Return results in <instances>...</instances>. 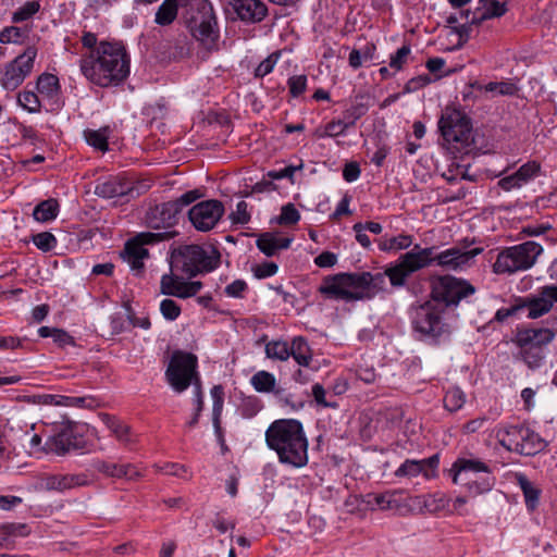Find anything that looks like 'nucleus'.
Wrapping results in <instances>:
<instances>
[{
  "label": "nucleus",
  "mask_w": 557,
  "mask_h": 557,
  "mask_svg": "<svg viewBox=\"0 0 557 557\" xmlns=\"http://www.w3.org/2000/svg\"><path fill=\"white\" fill-rule=\"evenodd\" d=\"M280 57L281 51H275L271 53L268 58H265L263 61H261L255 70V76L264 77L265 75L270 74L273 71L275 64L277 63Z\"/></svg>",
  "instance_id": "864d4df0"
},
{
  "label": "nucleus",
  "mask_w": 557,
  "mask_h": 557,
  "mask_svg": "<svg viewBox=\"0 0 557 557\" xmlns=\"http://www.w3.org/2000/svg\"><path fill=\"white\" fill-rule=\"evenodd\" d=\"M197 368L198 359L194 354L177 350L173 352L165 371L166 380L176 393L186 391L190 385L194 386V400L197 403V413L187 423L189 428L198 423L199 416L203 409V394Z\"/></svg>",
  "instance_id": "20e7f679"
},
{
  "label": "nucleus",
  "mask_w": 557,
  "mask_h": 557,
  "mask_svg": "<svg viewBox=\"0 0 557 557\" xmlns=\"http://www.w3.org/2000/svg\"><path fill=\"white\" fill-rule=\"evenodd\" d=\"M496 438L506 450L524 456H534L545 448L540 435L522 424L499 426Z\"/></svg>",
  "instance_id": "6e6552de"
},
{
  "label": "nucleus",
  "mask_w": 557,
  "mask_h": 557,
  "mask_svg": "<svg viewBox=\"0 0 557 557\" xmlns=\"http://www.w3.org/2000/svg\"><path fill=\"white\" fill-rule=\"evenodd\" d=\"M438 463L437 455L421 460L406 459L395 471V476L412 479L423 474L424 478L431 479L435 476Z\"/></svg>",
  "instance_id": "aec40b11"
},
{
  "label": "nucleus",
  "mask_w": 557,
  "mask_h": 557,
  "mask_svg": "<svg viewBox=\"0 0 557 557\" xmlns=\"http://www.w3.org/2000/svg\"><path fill=\"white\" fill-rule=\"evenodd\" d=\"M59 212V203L57 199L50 198L38 203L34 211L33 216L36 221L48 222L54 220Z\"/></svg>",
  "instance_id": "4c0bfd02"
},
{
  "label": "nucleus",
  "mask_w": 557,
  "mask_h": 557,
  "mask_svg": "<svg viewBox=\"0 0 557 557\" xmlns=\"http://www.w3.org/2000/svg\"><path fill=\"white\" fill-rule=\"evenodd\" d=\"M26 32L21 27L7 26L0 32L1 44H21L23 42Z\"/></svg>",
  "instance_id": "3c124183"
},
{
  "label": "nucleus",
  "mask_w": 557,
  "mask_h": 557,
  "mask_svg": "<svg viewBox=\"0 0 557 557\" xmlns=\"http://www.w3.org/2000/svg\"><path fill=\"white\" fill-rule=\"evenodd\" d=\"M348 125L345 123L343 119L341 120H333L329 123H326L323 127V129L319 128L317 129V136L320 138L324 137H337L345 135L346 131L348 129Z\"/></svg>",
  "instance_id": "a18cd8bd"
},
{
  "label": "nucleus",
  "mask_w": 557,
  "mask_h": 557,
  "mask_svg": "<svg viewBox=\"0 0 557 557\" xmlns=\"http://www.w3.org/2000/svg\"><path fill=\"white\" fill-rule=\"evenodd\" d=\"M520 357L531 370L540 368L546 357L545 349L540 346H518Z\"/></svg>",
  "instance_id": "f704fd0d"
},
{
  "label": "nucleus",
  "mask_w": 557,
  "mask_h": 557,
  "mask_svg": "<svg viewBox=\"0 0 557 557\" xmlns=\"http://www.w3.org/2000/svg\"><path fill=\"white\" fill-rule=\"evenodd\" d=\"M107 424L110 431L115 435V437L124 445H131L135 443V438L128 425L113 418H108Z\"/></svg>",
  "instance_id": "79ce46f5"
},
{
  "label": "nucleus",
  "mask_w": 557,
  "mask_h": 557,
  "mask_svg": "<svg viewBox=\"0 0 557 557\" xmlns=\"http://www.w3.org/2000/svg\"><path fill=\"white\" fill-rule=\"evenodd\" d=\"M40 9L38 1H27L21 8H18L12 15V22L21 23L29 20Z\"/></svg>",
  "instance_id": "de8ad7c7"
},
{
  "label": "nucleus",
  "mask_w": 557,
  "mask_h": 557,
  "mask_svg": "<svg viewBox=\"0 0 557 557\" xmlns=\"http://www.w3.org/2000/svg\"><path fill=\"white\" fill-rule=\"evenodd\" d=\"M177 235V232H143L126 242L122 253L124 260L129 264L136 275L144 270V259L149 257L145 245H151L162 240H169Z\"/></svg>",
  "instance_id": "9b49d317"
},
{
  "label": "nucleus",
  "mask_w": 557,
  "mask_h": 557,
  "mask_svg": "<svg viewBox=\"0 0 557 557\" xmlns=\"http://www.w3.org/2000/svg\"><path fill=\"white\" fill-rule=\"evenodd\" d=\"M556 334L553 330L542 329H521L518 330L513 338L517 346H544L550 344Z\"/></svg>",
  "instance_id": "393cba45"
},
{
  "label": "nucleus",
  "mask_w": 557,
  "mask_h": 557,
  "mask_svg": "<svg viewBox=\"0 0 557 557\" xmlns=\"http://www.w3.org/2000/svg\"><path fill=\"white\" fill-rule=\"evenodd\" d=\"M33 243L38 249L47 252L55 247L57 238L49 232H42L33 236Z\"/></svg>",
  "instance_id": "5fc2aeb1"
},
{
  "label": "nucleus",
  "mask_w": 557,
  "mask_h": 557,
  "mask_svg": "<svg viewBox=\"0 0 557 557\" xmlns=\"http://www.w3.org/2000/svg\"><path fill=\"white\" fill-rule=\"evenodd\" d=\"M201 196L202 194L198 189H194L183 194L175 200H171V202L177 205V211L181 214L184 207L189 206L190 203L199 199Z\"/></svg>",
  "instance_id": "69168bd1"
},
{
  "label": "nucleus",
  "mask_w": 557,
  "mask_h": 557,
  "mask_svg": "<svg viewBox=\"0 0 557 557\" xmlns=\"http://www.w3.org/2000/svg\"><path fill=\"white\" fill-rule=\"evenodd\" d=\"M311 389L313 399L319 407L332 409L338 408V403L336 400H333L332 396L330 398H326V389L322 384L315 383L312 385Z\"/></svg>",
  "instance_id": "09e8293b"
},
{
  "label": "nucleus",
  "mask_w": 557,
  "mask_h": 557,
  "mask_svg": "<svg viewBox=\"0 0 557 557\" xmlns=\"http://www.w3.org/2000/svg\"><path fill=\"white\" fill-rule=\"evenodd\" d=\"M36 57L37 49L34 46H29L23 53L8 63L0 79L1 86L10 91L18 88L32 73Z\"/></svg>",
  "instance_id": "ddd939ff"
},
{
  "label": "nucleus",
  "mask_w": 557,
  "mask_h": 557,
  "mask_svg": "<svg viewBox=\"0 0 557 557\" xmlns=\"http://www.w3.org/2000/svg\"><path fill=\"white\" fill-rule=\"evenodd\" d=\"M278 267L275 262L265 261L252 268L253 275L259 278H267L277 273Z\"/></svg>",
  "instance_id": "052dcab7"
},
{
  "label": "nucleus",
  "mask_w": 557,
  "mask_h": 557,
  "mask_svg": "<svg viewBox=\"0 0 557 557\" xmlns=\"http://www.w3.org/2000/svg\"><path fill=\"white\" fill-rule=\"evenodd\" d=\"M300 220V214L293 203H287L282 207L278 216L281 225H294Z\"/></svg>",
  "instance_id": "4d7b16f0"
},
{
  "label": "nucleus",
  "mask_w": 557,
  "mask_h": 557,
  "mask_svg": "<svg viewBox=\"0 0 557 557\" xmlns=\"http://www.w3.org/2000/svg\"><path fill=\"white\" fill-rule=\"evenodd\" d=\"M94 467L96 470H98L99 472H101L108 476L120 479L119 473L121 470V463H113V462H108V461H103V460H98L94 463Z\"/></svg>",
  "instance_id": "0e129e2a"
},
{
  "label": "nucleus",
  "mask_w": 557,
  "mask_h": 557,
  "mask_svg": "<svg viewBox=\"0 0 557 557\" xmlns=\"http://www.w3.org/2000/svg\"><path fill=\"white\" fill-rule=\"evenodd\" d=\"M411 274L401 267L398 261L387 268L384 273L372 274L370 272L337 273L327 275L322 280L318 292L327 299L351 302L371 298V289L384 284L385 277L389 278L391 285L401 287L406 284Z\"/></svg>",
  "instance_id": "f257e3e1"
},
{
  "label": "nucleus",
  "mask_w": 557,
  "mask_h": 557,
  "mask_svg": "<svg viewBox=\"0 0 557 557\" xmlns=\"http://www.w3.org/2000/svg\"><path fill=\"white\" fill-rule=\"evenodd\" d=\"M434 250L435 247L421 248L420 245H414L412 250L401 255L397 261L412 274L433 263Z\"/></svg>",
  "instance_id": "b1692460"
},
{
  "label": "nucleus",
  "mask_w": 557,
  "mask_h": 557,
  "mask_svg": "<svg viewBox=\"0 0 557 557\" xmlns=\"http://www.w3.org/2000/svg\"><path fill=\"white\" fill-rule=\"evenodd\" d=\"M178 11V4L176 0H164L156 12L154 22L161 26H168L172 24Z\"/></svg>",
  "instance_id": "e433bc0d"
},
{
  "label": "nucleus",
  "mask_w": 557,
  "mask_h": 557,
  "mask_svg": "<svg viewBox=\"0 0 557 557\" xmlns=\"http://www.w3.org/2000/svg\"><path fill=\"white\" fill-rule=\"evenodd\" d=\"M128 187L116 177H110L98 182L95 187V194L102 198H114L127 193Z\"/></svg>",
  "instance_id": "7c9ffc66"
},
{
  "label": "nucleus",
  "mask_w": 557,
  "mask_h": 557,
  "mask_svg": "<svg viewBox=\"0 0 557 557\" xmlns=\"http://www.w3.org/2000/svg\"><path fill=\"white\" fill-rule=\"evenodd\" d=\"M213 405H212V411H215L216 413L222 412L223 410V404H224V388L222 385H214L210 391Z\"/></svg>",
  "instance_id": "338daca9"
},
{
  "label": "nucleus",
  "mask_w": 557,
  "mask_h": 557,
  "mask_svg": "<svg viewBox=\"0 0 557 557\" xmlns=\"http://www.w3.org/2000/svg\"><path fill=\"white\" fill-rule=\"evenodd\" d=\"M182 272L172 268L170 261V272L161 276L160 293L166 296H173L182 299L194 297L202 288L200 281H185Z\"/></svg>",
  "instance_id": "dca6fc26"
},
{
  "label": "nucleus",
  "mask_w": 557,
  "mask_h": 557,
  "mask_svg": "<svg viewBox=\"0 0 557 557\" xmlns=\"http://www.w3.org/2000/svg\"><path fill=\"white\" fill-rule=\"evenodd\" d=\"M89 483L85 473L77 474H44L38 480L40 490L64 492L74 487L85 486Z\"/></svg>",
  "instance_id": "6ab92c4d"
},
{
  "label": "nucleus",
  "mask_w": 557,
  "mask_h": 557,
  "mask_svg": "<svg viewBox=\"0 0 557 557\" xmlns=\"http://www.w3.org/2000/svg\"><path fill=\"white\" fill-rule=\"evenodd\" d=\"M364 99L366 96H357L351 106L343 111V120L348 127L355 126L356 122L367 114L369 103Z\"/></svg>",
  "instance_id": "72a5a7b5"
},
{
  "label": "nucleus",
  "mask_w": 557,
  "mask_h": 557,
  "mask_svg": "<svg viewBox=\"0 0 557 557\" xmlns=\"http://www.w3.org/2000/svg\"><path fill=\"white\" fill-rule=\"evenodd\" d=\"M268 447L277 454L278 461L293 468L308 463V440L302 424L295 419L275 420L265 431Z\"/></svg>",
  "instance_id": "7ed1b4c3"
},
{
  "label": "nucleus",
  "mask_w": 557,
  "mask_h": 557,
  "mask_svg": "<svg viewBox=\"0 0 557 557\" xmlns=\"http://www.w3.org/2000/svg\"><path fill=\"white\" fill-rule=\"evenodd\" d=\"M466 401L465 393L457 386L449 388L444 397V407L454 412L459 410Z\"/></svg>",
  "instance_id": "c03bdc74"
},
{
  "label": "nucleus",
  "mask_w": 557,
  "mask_h": 557,
  "mask_svg": "<svg viewBox=\"0 0 557 557\" xmlns=\"http://www.w3.org/2000/svg\"><path fill=\"white\" fill-rule=\"evenodd\" d=\"M261 409V400L256 396H248L243 398L239 405L240 414L247 419L255 417Z\"/></svg>",
  "instance_id": "8fccbe9b"
},
{
  "label": "nucleus",
  "mask_w": 557,
  "mask_h": 557,
  "mask_svg": "<svg viewBox=\"0 0 557 557\" xmlns=\"http://www.w3.org/2000/svg\"><path fill=\"white\" fill-rule=\"evenodd\" d=\"M0 533L10 540L11 536L15 535L27 536L29 529L25 523H4L0 527Z\"/></svg>",
  "instance_id": "13d9d810"
},
{
  "label": "nucleus",
  "mask_w": 557,
  "mask_h": 557,
  "mask_svg": "<svg viewBox=\"0 0 557 557\" xmlns=\"http://www.w3.org/2000/svg\"><path fill=\"white\" fill-rule=\"evenodd\" d=\"M250 384L258 393H274L275 395H280L283 391L282 388H276L274 374L265 370L256 372L250 379Z\"/></svg>",
  "instance_id": "c756f323"
},
{
  "label": "nucleus",
  "mask_w": 557,
  "mask_h": 557,
  "mask_svg": "<svg viewBox=\"0 0 557 557\" xmlns=\"http://www.w3.org/2000/svg\"><path fill=\"white\" fill-rule=\"evenodd\" d=\"M247 287V283L244 280H235L225 287L224 292L230 297L242 298Z\"/></svg>",
  "instance_id": "774afa93"
},
{
  "label": "nucleus",
  "mask_w": 557,
  "mask_h": 557,
  "mask_svg": "<svg viewBox=\"0 0 557 557\" xmlns=\"http://www.w3.org/2000/svg\"><path fill=\"white\" fill-rule=\"evenodd\" d=\"M479 11L485 13V17L494 18L505 15L508 11L506 2H499L498 0H480Z\"/></svg>",
  "instance_id": "37998d69"
},
{
  "label": "nucleus",
  "mask_w": 557,
  "mask_h": 557,
  "mask_svg": "<svg viewBox=\"0 0 557 557\" xmlns=\"http://www.w3.org/2000/svg\"><path fill=\"white\" fill-rule=\"evenodd\" d=\"M79 67L83 75L95 85L117 86L129 74V59L123 46L100 42L96 50L82 58Z\"/></svg>",
  "instance_id": "f03ea898"
},
{
  "label": "nucleus",
  "mask_w": 557,
  "mask_h": 557,
  "mask_svg": "<svg viewBox=\"0 0 557 557\" xmlns=\"http://www.w3.org/2000/svg\"><path fill=\"white\" fill-rule=\"evenodd\" d=\"M180 216L177 205L168 201L150 208L145 220L150 228L173 232L171 228L178 223Z\"/></svg>",
  "instance_id": "a211bd4d"
},
{
  "label": "nucleus",
  "mask_w": 557,
  "mask_h": 557,
  "mask_svg": "<svg viewBox=\"0 0 557 557\" xmlns=\"http://www.w3.org/2000/svg\"><path fill=\"white\" fill-rule=\"evenodd\" d=\"M471 88H476L479 94L492 92L500 96H512L518 90L517 86L509 82H491L487 85L473 83L471 84Z\"/></svg>",
  "instance_id": "c9c22d12"
},
{
  "label": "nucleus",
  "mask_w": 557,
  "mask_h": 557,
  "mask_svg": "<svg viewBox=\"0 0 557 557\" xmlns=\"http://www.w3.org/2000/svg\"><path fill=\"white\" fill-rule=\"evenodd\" d=\"M36 88L38 92L44 98L48 99L52 106H60V84L59 78L55 75L50 73L41 74L37 79Z\"/></svg>",
  "instance_id": "cd10ccee"
},
{
  "label": "nucleus",
  "mask_w": 557,
  "mask_h": 557,
  "mask_svg": "<svg viewBox=\"0 0 557 557\" xmlns=\"http://www.w3.org/2000/svg\"><path fill=\"white\" fill-rule=\"evenodd\" d=\"M288 88L289 92L294 98L302 95L307 87V76L306 75H295L288 78Z\"/></svg>",
  "instance_id": "bf43d9fd"
},
{
  "label": "nucleus",
  "mask_w": 557,
  "mask_h": 557,
  "mask_svg": "<svg viewBox=\"0 0 557 557\" xmlns=\"http://www.w3.org/2000/svg\"><path fill=\"white\" fill-rule=\"evenodd\" d=\"M438 128L455 158L468 154L473 145L471 120L457 109L446 108L438 121Z\"/></svg>",
  "instance_id": "423d86ee"
},
{
  "label": "nucleus",
  "mask_w": 557,
  "mask_h": 557,
  "mask_svg": "<svg viewBox=\"0 0 557 557\" xmlns=\"http://www.w3.org/2000/svg\"><path fill=\"white\" fill-rule=\"evenodd\" d=\"M540 170V163L536 161H529L522 164L515 173L518 175L522 184L525 185L529 181L539 174Z\"/></svg>",
  "instance_id": "603ef678"
},
{
  "label": "nucleus",
  "mask_w": 557,
  "mask_h": 557,
  "mask_svg": "<svg viewBox=\"0 0 557 557\" xmlns=\"http://www.w3.org/2000/svg\"><path fill=\"white\" fill-rule=\"evenodd\" d=\"M401 493V491H387L382 494H372L369 495L371 498L369 504L375 505L381 510H398L403 506L398 498Z\"/></svg>",
  "instance_id": "473e14b6"
},
{
  "label": "nucleus",
  "mask_w": 557,
  "mask_h": 557,
  "mask_svg": "<svg viewBox=\"0 0 557 557\" xmlns=\"http://www.w3.org/2000/svg\"><path fill=\"white\" fill-rule=\"evenodd\" d=\"M516 484L521 488L524 497V503L530 511H534L540 503L541 488L531 482L528 476L522 472L513 474Z\"/></svg>",
  "instance_id": "bb28decb"
},
{
  "label": "nucleus",
  "mask_w": 557,
  "mask_h": 557,
  "mask_svg": "<svg viewBox=\"0 0 557 557\" xmlns=\"http://www.w3.org/2000/svg\"><path fill=\"white\" fill-rule=\"evenodd\" d=\"M290 357L298 363L299 367H309L312 361V351L307 342L302 336H296L289 344Z\"/></svg>",
  "instance_id": "c85d7f7f"
},
{
  "label": "nucleus",
  "mask_w": 557,
  "mask_h": 557,
  "mask_svg": "<svg viewBox=\"0 0 557 557\" xmlns=\"http://www.w3.org/2000/svg\"><path fill=\"white\" fill-rule=\"evenodd\" d=\"M264 352L269 359L286 361L290 357L289 344L281 339L270 341L265 344Z\"/></svg>",
  "instance_id": "ea45409f"
},
{
  "label": "nucleus",
  "mask_w": 557,
  "mask_h": 557,
  "mask_svg": "<svg viewBox=\"0 0 557 557\" xmlns=\"http://www.w3.org/2000/svg\"><path fill=\"white\" fill-rule=\"evenodd\" d=\"M224 212V205L220 200L209 199L193 206L188 219L197 231L206 233L215 227Z\"/></svg>",
  "instance_id": "2eb2a0df"
},
{
  "label": "nucleus",
  "mask_w": 557,
  "mask_h": 557,
  "mask_svg": "<svg viewBox=\"0 0 557 557\" xmlns=\"http://www.w3.org/2000/svg\"><path fill=\"white\" fill-rule=\"evenodd\" d=\"M542 252L543 247L532 240L508 247L498 253L494 271L499 274L525 271L534 265Z\"/></svg>",
  "instance_id": "1a4fd4ad"
},
{
  "label": "nucleus",
  "mask_w": 557,
  "mask_h": 557,
  "mask_svg": "<svg viewBox=\"0 0 557 557\" xmlns=\"http://www.w3.org/2000/svg\"><path fill=\"white\" fill-rule=\"evenodd\" d=\"M410 54V47L404 45L394 54L391 55L389 66L396 71L403 69L407 62L408 55Z\"/></svg>",
  "instance_id": "e2e57ef3"
},
{
  "label": "nucleus",
  "mask_w": 557,
  "mask_h": 557,
  "mask_svg": "<svg viewBox=\"0 0 557 557\" xmlns=\"http://www.w3.org/2000/svg\"><path fill=\"white\" fill-rule=\"evenodd\" d=\"M293 237L281 236L276 232H264L256 240L258 249L267 257H274L281 250L289 248Z\"/></svg>",
  "instance_id": "a878e982"
},
{
  "label": "nucleus",
  "mask_w": 557,
  "mask_h": 557,
  "mask_svg": "<svg viewBox=\"0 0 557 557\" xmlns=\"http://www.w3.org/2000/svg\"><path fill=\"white\" fill-rule=\"evenodd\" d=\"M450 473L453 475V482L455 484H459L466 476H473L480 473L491 474L492 469L488 463L478 458L461 457L457 458V460L453 463Z\"/></svg>",
  "instance_id": "4be33fe9"
},
{
  "label": "nucleus",
  "mask_w": 557,
  "mask_h": 557,
  "mask_svg": "<svg viewBox=\"0 0 557 557\" xmlns=\"http://www.w3.org/2000/svg\"><path fill=\"white\" fill-rule=\"evenodd\" d=\"M181 307L180 305L174 301L173 299L165 298L160 304V312L163 315L165 320L174 321L176 320L181 314Z\"/></svg>",
  "instance_id": "6e6d98bb"
},
{
  "label": "nucleus",
  "mask_w": 557,
  "mask_h": 557,
  "mask_svg": "<svg viewBox=\"0 0 557 557\" xmlns=\"http://www.w3.org/2000/svg\"><path fill=\"white\" fill-rule=\"evenodd\" d=\"M85 139L88 145L95 149L106 152L109 149V127H102L99 129H86L84 132Z\"/></svg>",
  "instance_id": "58836bf2"
},
{
  "label": "nucleus",
  "mask_w": 557,
  "mask_h": 557,
  "mask_svg": "<svg viewBox=\"0 0 557 557\" xmlns=\"http://www.w3.org/2000/svg\"><path fill=\"white\" fill-rule=\"evenodd\" d=\"M231 4L237 17L245 23H260L268 14V8L261 0H232Z\"/></svg>",
  "instance_id": "5701e85b"
},
{
  "label": "nucleus",
  "mask_w": 557,
  "mask_h": 557,
  "mask_svg": "<svg viewBox=\"0 0 557 557\" xmlns=\"http://www.w3.org/2000/svg\"><path fill=\"white\" fill-rule=\"evenodd\" d=\"M475 288L469 282L450 275L438 277L432 283L431 300L443 306L447 312L450 307H456L461 299L473 295Z\"/></svg>",
  "instance_id": "9d476101"
},
{
  "label": "nucleus",
  "mask_w": 557,
  "mask_h": 557,
  "mask_svg": "<svg viewBox=\"0 0 557 557\" xmlns=\"http://www.w3.org/2000/svg\"><path fill=\"white\" fill-rule=\"evenodd\" d=\"M76 424L66 420L53 424V434L46 441L47 453L65 455L71 450L83 448V438L75 432Z\"/></svg>",
  "instance_id": "4468645a"
},
{
  "label": "nucleus",
  "mask_w": 557,
  "mask_h": 557,
  "mask_svg": "<svg viewBox=\"0 0 557 557\" xmlns=\"http://www.w3.org/2000/svg\"><path fill=\"white\" fill-rule=\"evenodd\" d=\"M231 220L235 224H246L250 221V214L248 212V203L240 200L236 205V210L231 213Z\"/></svg>",
  "instance_id": "680f3d73"
},
{
  "label": "nucleus",
  "mask_w": 557,
  "mask_h": 557,
  "mask_svg": "<svg viewBox=\"0 0 557 557\" xmlns=\"http://www.w3.org/2000/svg\"><path fill=\"white\" fill-rule=\"evenodd\" d=\"M521 309H528V319L535 320L550 312L557 302V285H545L539 288L536 295L518 298Z\"/></svg>",
  "instance_id": "f3484780"
},
{
  "label": "nucleus",
  "mask_w": 557,
  "mask_h": 557,
  "mask_svg": "<svg viewBox=\"0 0 557 557\" xmlns=\"http://www.w3.org/2000/svg\"><path fill=\"white\" fill-rule=\"evenodd\" d=\"M172 268L188 278L214 271L221 261L219 249L212 245H184L171 253Z\"/></svg>",
  "instance_id": "39448f33"
},
{
  "label": "nucleus",
  "mask_w": 557,
  "mask_h": 557,
  "mask_svg": "<svg viewBox=\"0 0 557 557\" xmlns=\"http://www.w3.org/2000/svg\"><path fill=\"white\" fill-rule=\"evenodd\" d=\"M482 248H474L471 250H462L460 248H450L440 252L438 255H433V262H436L442 268L447 270H458L468 265V263L479 253H481Z\"/></svg>",
  "instance_id": "412c9836"
},
{
  "label": "nucleus",
  "mask_w": 557,
  "mask_h": 557,
  "mask_svg": "<svg viewBox=\"0 0 557 557\" xmlns=\"http://www.w3.org/2000/svg\"><path fill=\"white\" fill-rule=\"evenodd\" d=\"M188 27L193 37L207 49L211 50L215 47L219 30L216 28L214 11L210 3H200L197 13L190 18Z\"/></svg>",
  "instance_id": "f8f14e48"
},
{
  "label": "nucleus",
  "mask_w": 557,
  "mask_h": 557,
  "mask_svg": "<svg viewBox=\"0 0 557 557\" xmlns=\"http://www.w3.org/2000/svg\"><path fill=\"white\" fill-rule=\"evenodd\" d=\"M410 319L412 330L420 339H431L437 343L441 338L449 336L451 332L447 312L443 310L441 304L432 300L412 307Z\"/></svg>",
  "instance_id": "0eeeda50"
},
{
  "label": "nucleus",
  "mask_w": 557,
  "mask_h": 557,
  "mask_svg": "<svg viewBox=\"0 0 557 557\" xmlns=\"http://www.w3.org/2000/svg\"><path fill=\"white\" fill-rule=\"evenodd\" d=\"M460 483H463L467 486L470 494L476 496L491 491L495 484V478L492 473L483 474L481 476L470 475L463 478V481Z\"/></svg>",
  "instance_id": "2f4dec72"
},
{
  "label": "nucleus",
  "mask_w": 557,
  "mask_h": 557,
  "mask_svg": "<svg viewBox=\"0 0 557 557\" xmlns=\"http://www.w3.org/2000/svg\"><path fill=\"white\" fill-rule=\"evenodd\" d=\"M18 104L29 113H37L40 111V100L34 91L24 90L17 96Z\"/></svg>",
  "instance_id": "49530a36"
},
{
  "label": "nucleus",
  "mask_w": 557,
  "mask_h": 557,
  "mask_svg": "<svg viewBox=\"0 0 557 557\" xmlns=\"http://www.w3.org/2000/svg\"><path fill=\"white\" fill-rule=\"evenodd\" d=\"M412 244V236L400 234L398 236L388 238V239H382L379 242V248L382 251L389 252V251H399L407 249Z\"/></svg>",
  "instance_id": "a19ab883"
}]
</instances>
